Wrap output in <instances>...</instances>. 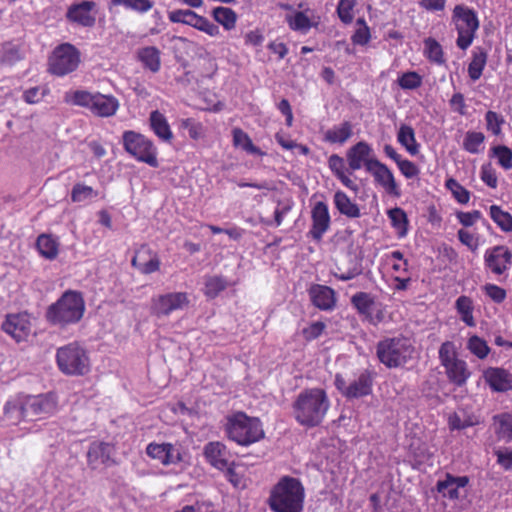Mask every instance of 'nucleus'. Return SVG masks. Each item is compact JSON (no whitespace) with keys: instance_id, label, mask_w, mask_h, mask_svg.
<instances>
[{"instance_id":"nucleus-48","label":"nucleus","mask_w":512,"mask_h":512,"mask_svg":"<svg viewBox=\"0 0 512 512\" xmlns=\"http://www.w3.org/2000/svg\"><path fill=\"white\" fill-rule=\"evenodd\" d=\"M484 139L482 132L468 131L463 141V148L471 154H477L481 151Z\"/></svg>"},{"instance_id":"nucleus-55","label":"nucleus","mask_w":512,"mask_h":512,"mask_svg":"<svg viewBox=\"0 0 512 512\" xmlns=\"http://www.w3.org/2000/svg\"><path fill=\"white\" fill-rule=\"evenodd\" d=\"M356 5V0H339L337 6V13L340 20L349 24L354 18L353 10Z\"/></svg>"},{"instance_id":"nucleus-10","label":"nucleus","mask_w":512,"mask_h":512,"mask_svg":"<svg viewBox=\"0 0 512 512\" xmlns=\"http://www.w3.org/2000/svg\"><path fill=\"white\" fill-rule=\"evenodd\" d=\"M439 359L445 368L449 381L457 386H463L471 373L467 363L458 357L455 344L451 341L442 343L439 349Z\"/></svg>"},{"instance_id":"nucleus-52","label":"nucleus","mask_w":512,"mask_h":512,"mask_svg":"<svg viewBox=\"0 0 512 512\" xmlns=\"http://www.w3.org/2000/svg\"><path fill=\"white\" fill-rule=\"evenodd\" d=\"M351 302L361 314H369L373 305V300L369 294L358 292L352 296Z\"/></svg>"},{"instance_id":"nucleus-62","label":"nucleus","mask_w":512,"mask_h":512,"mask_svg":"<svg viewBox=\"0 0 512 512\" xmlns=\"http://www.w3.org/2000/svg\"><path fill=\"white\" fill-rule=\"evenodd\" d=\"M358 24H361L362 27L358 28L352 36V42L357 45H366L370 40V30L366 25L364 19H358Z\"/></svg>"},{"instance_id":"nucleus-6","label":"nucleus","mask_w":512,"mask_h":512,"mask_svg":"<svg viewBox=\"0 0 512 512\" xmlns=\"http://www.w3.org/2000/svg\"><path fill=\"white\" fill-rule=\"evenodd\" d=\"M414 352L412 341L402 335L386 337L376 345L377 358L387 368L403 367L413 358Z\"/></svg>"},{"instance_id":"nucleus-64","label":"nucleus","mask_w":512,"mask_h":512,"mask_svg":"<svg viewBox=\"0 0 512 512\" xmlns=\"http://www.w3.org/2000/svg\"><path fill=\"white\" fill-rule=\"evenodd\" d=\"M397 166L400 172L408 179L415 178L419 175L420 170L415 163L407 159L398 161Z\"/></svg>"},{"instance_id":"nucleus-58","label":"nucleus","mask_w":512,"mask_h":512,"mask_svg":"<svg viewBox=\"0 0 512 512\" xmlns=\"http://www.w3.org/2000/svg\"><path fill=\"white\" fill-rule=\"evenodd\" d=\"M20 52L17 46L13 44L3 45L0 51V62L7 65H12L20 60Z\"/></svg>"},{"instance_id":"nucleus-18","label":"nucleus","mask_w":512,"mask_h":512,"mask_svg":"<svg viewBox=\"0 0 512 512\" xmlns=\"http://www.w3.org/2000/svg\"><path fill=\"white\" fill-rule=\"evenodd\" d=\"M2 330L17 342L25 341L31 332V322L27 313L9 314L2 323Z\"/></svg>"},{"instance_id":"nucleus-3","label":"nucleus","mask_w":512,"mask_h":512,"mask_svg":"<svg viewBox=\"0 0 512 512\" xmlns=\"http://www.w3.org/2000/svg\"><path fill=\"white\" fill-rule=\"evenodd\" d=\"M304 498L305 489L300 480L283 476L271 490L269 506L274 512H301Z\"/></svg>"},{"instance_id":"nucleus-57","label":"nucleus","mask_w":512,"mask_h":512,"mask_svg":"<svg viewBox=\"0 0 512 512\" xmlns=\"http://www.w3.org/2000/svg\"><path fill=\"white\" fill-rule=\"evenodd\" d=\"M485 121H486V129L490 131L493 135H500L501 134V127L504 124L505 120L503 116L500 114L494 112V111H488L485 114Z\"/></svg>"},{"instance_id":"nucleus-44","label":"nucleus","mask_w":512,"mask_h":512,"mask_svg":"<svg viewBox=\"0 0 512 512\" xmlns=\"http://www.w3.org/2000/svg\"><path fill=\"white\" fill-rule=\"evenodd\" d=\"M489 212L492 220L503 232H512V215L509 212L502 210L498 205L490 206Z\"/></svg>"},{"instance_id":"nucleus-2","label":"nucleus","mask_w":512,"mask_h":512,"mask_svg":"<svg viewBox=\"0 0 512 512\" xmlns=\"http://www.w3.org/2000/svg\"><path fill=\"white\" fill-rule=\"evenodd\" d=\"M329 407V398L321 388L304 389L298 394L292 405L296 421L306 427L319 425Z\"/></svg>"},{"instance_id":"nucleus-50","label":"nucleus","mask_w":512,"mask_h":512,"mask_svg":"<svg viewBox=\"0 0 512 512\" xmlns=\"http://www.w3.org/2000/svg\"><path fill=\"white\" fill-rule=\"evenodd\" d=\"M97 195L98 193L91 186L77 183L72 188L71 200L73 202H84L97 197Z\"/></svg>"},{"instance_id":"nucleus-24","label":"nucleus","mask_w":512,"mask_h":512,"mask_svg":"<svg viewBox=\"0 0 512 512\" xmlns=\"http://www.w3.org/2000/svg\"><path fill=\"white\" fill-rule=\"evenodd\" d=\"M468 483L467 476L446 474L444 480L437 482V491L445 498L457 500L462 496L461 490H464Z\"/></svg>"},{"instance_id":"nucleus-38","label":"nucleus","mask_w":512,"mask_h":512,"mask_svg":"<svg viewBox=\"0 0 512 512\" xmlns=\"http://www.w3.org/2000/svg\"><path fill=\"white\" fill-rule=\"evenodd\" d=\"M285 19L291 30L303 34H306L313 26L311 19L306 12L303 11H295L291 14H287Z\"/></svg>"},{"instance_id":"nucleus-22","label":"nucleus","mask_w":512,"mask_h":512,"mask_svg":"<svg viewBox=\"0 0 512 512\" xmlns=\"http://www.w3.org/2000/svg\"><path fill=\"white\" fill-rule=\"evenodd\" d=\"M483 379L493 392L512 390V374L501 367H488L483 371Z\"/></svg>"},{"instance_id":"nucleus-4","label":"nucleus","mask_w":512,"mask_h":512,"mask_svg":"<svg viewBox=\"0 0 512 512\" xmlns=\"http://www.w3.org/2000/svg\"><path fill=\"white\" fill-rule=\"evenodd\" d=\"M64 101L67 104L86 108L91 114L101 118L114 116L120 107V102L115 96L87 90L67 91Z\"/></svg>"},{"instance_id":"nucleus-39","label":"nucleus","mask_w":512,"mask_h":512,"mask_svg":"<svg viewBox=\"0 0 512 512\" xmlns=\"http://www.w3.org/2000/svg\"><path fill=\"white\" fill-rule=\"evenodd\" d=\"M39 253L46 259H55L59 251V242L51 235L42 234L36 242Z\"/></svg>"},{"instance_id":"nucleus-46","label":"nucleus","mask_w":512,"mask_h":512,"mask_svg":"<svg viewBox=\"0 0 512 512\" xmlns=\"http://www.w3.org/2000/svg\"><path fill=\"white\" fill-rule=\"evenodd\" d=\"M466 348L480 360L485 359L490 353L487 342L477 335L468 338Z\"/></svg>"},{"instance_id":"nucleus-37","label":"nucleus","mask_w":512,"mask_h":512,"mask_svg":"<svg viewBox=\"0 0 512 512\" xmlns=\"http://www.w3.org/2000/svg\"><path fill=\"white\" fill-rule=\"evenodd\" d=\"M138 58L151 72L156 73L160 70V50L155 46L141 48L138 51Z\"/></svg>"},{"instance_id":"nucleus-53","label":"nucleus","mask_w":512,"mask_h":512,"mask_svg":"<svg viewBox=\"0 0 512 512\" xmlns=\"http://www.w3.org/2000/svg\"><path fill=\"white\" fill-rule=\"evenodd\" d=\"M493 155L497 158L498 164L505 170L512 168V150L504 145L492 149Z\"/></svg>"},{"instance_id":"nucleus-9","label":"nucleus","mask_w":512,"mask_h":512,"mask_svg":"<svg viewBox=\"0 0 512 512\" xmlns=\"http://www.w3.org/2000/svg\"><path fill=\"white\" fill-rule=\"evenodd\" d=\"M452 23L457 31L456 45L461 50L468 49L479 28L476 12L464 5H456L452 13Z\"/></svg>"},{"instance_id":"nucleus-60","label":"nucleus","mask_w":512,"mask_h":512,"mask_svg":"<svg viewBox=\"0 0 512 512\" xmlns=\"http://www.w3.org/2000/svg\"><path fill=\"white\" fill-rule=\"evenodd\" d=\"M49 92V89L46 86L42 87H32L24 91L23 99L28 104H36L39 103L44 96H46Z\"/></svg>"},{"instance_id":"nucleus-19","label":"nucleus","mask_w":512,"mask_h":512,"mask_svg":"<svg viewBox=\"0 0 512 512\" xmlns=\"http://www.w3.org/2000/svg\"><path fill=\"white\" fill-rule=\"evenodd\" d=\"M311 220L312 225L308 232V236L315 241L320 242L323 235L329 230L331 225L328 205L325 202L319 201L315 203L311 210Z\"/></svg>"},{"instance_id":"nucleus-26","label":"nucleus","mask_w":512,"mask_h":512,"mask_svg":"<svg viewBox=\"0 0 512 512\" xmlns=\"http://www.w3.org/2000/svg\"><path fill=\"white\" fill-rule=\"evenodd\" d=\"M204 456L207 461L218 470L224 471L229 465V451L227 447L219 441L207 443L204 447Z\"/></svg>"},{"instance_id":"nucleus-63","label":"nucleus","mask_w":512,"mask_h":512,"mask_svg":"<svg viewBox=\"0 0 512 512\" xmlns=\"http://www.w3.org/2000/svg\"><path fill=\"white\" fill-rule=\"evenodd\" d=\"M481 180L490 188H496L498 184V178L495 169L491 164H485L481 167L480 172Z\"/></svg>"},{"instance_id":"nucleus-13","label":"nucleus","mask_w":512,"mask_h":512,"mask_svg":"<svg viewBox=\"0 0 512 512\" xmlns=\"http://www.w3.org/2000/svg\"><path fill=\"white\" fill-rule=\"evenodd\" d=\"M168 19L172 23H181L191 26L211 37H218L220 29L206 17L198 15L190 9H177L168 13Z\"/></svg>"},{"instance_id":"nucleus-23","label":"nucleus","mask_w":512,"mask_h":512,"mask_svg":"<svg viewBox=\"0 0 512 512\" xmlns=\"http://www.w3.org/2000/svg\"><path fill=\"white\" fill-rule=\"evenodd\" d=\"M146 453L152 459L168 466L182 461V454L178 448L171 443H150L146 447Z\"/></svg>"},{"instance_id":"nucleus-36","label":"nucleus","mask_w":512,"mask_h":512,"mask_svg":"<svg viewBox=\"0 0 512 512\" xmlns=\"http://www.w3.org/2000/svg\"><path fill=\"white\" fill-rule=\"evenodd\" d=\"M495 433L499 439L512 441V412H504L493 417Z\"/></svg>"},{"instance_id":"nucleus-5","label":"nucleus","mask_w":512,"mask_h":512,"mask_svg":"<svg viewBox=\"0 0 512 512\" xmlns=\"http://www.w3.org/2000/svg\"><path fill=\"white\" fill-rule=\"evenodd\" d=\"M85 311V302L80 293L66 291L46 311V319L53 325L65 327L79 322Z\"/></svg>"},{"instance_id":"nucleus-20","label":"nucleus","mask_w":512,"mask_h":512,"mask_svg":"<svg viewBox=\"0 0 512 512\" xmlns=\"http://www.w3.org/2000/svg\"><path fill=\"white\" fill-rule=\"evenodd\" d=\"M346 158L351 171L359 170L364 166L368 172L369 163L378 160L373 156L372 147L365 141H360L351 146L347 150Z\"/></svg>"},{"instance_id":"nucleus-59","label":"nucleus","mask_w":512,"mask_h":512,"mask_svg":"<svg viewBox=\"0 0 512 512\" xmlns=\"http://www.w3.org/2000/svg\"><path fill=\"white\" fill-rule=\"evenodd\" d=\"M482 291L495 303H502L506 299V291L496 284L487 283L482 286Z\"/></svg>"},{"instance_id":"nucleus-1","label":"nucleus","mask_w":512,"mask_h":512,"mask_svg":"<svg viewBox=\"0 0 512 512\" xmlns=\"http://www.w3.org/2000/svg\"><path fill=\"white\" fill-rule=\"evenodd\" d=\"M58 409V397L53 392L18 394L4 404L3 421L8 425H18L23 421L43 420L56 414Z\"/></svg>"},{"instance_id":"nucleus-7","label":"nucleus","mask_w":512,"mask_h":512,"mask_svg":"<svg viewBox=\"0 0 512 512\" xmlns=\"http://www.w3.org/2000/svg\"><path fill=\"white\" fill-rule=\"evenodd\" d=\"M227 437L241 446H248L264 437L260 420L237 412L227 417L225 425Z\"/></svg>"},{"instance_id":"nucleus-11","label":"nucleus","mask_w":512,"mask_h":512,"mask_svg":"<svg viewBox=\"0 0 512 512\" xmlns=\"http://www.w3.org/2000/svg\"><path fill=\"white\" fill-rule=\"evenodd\" d=\"M124 149L139 162L148 164L151 167H158L157 148L152 140L146 136L129 130L122 135Z\"/></svg>"},{"instance_id":"nucleus-33","label":"nucleus","mask_w":512,"mask_h":512,"mask_svg":"<svg viewBox=\"0 0 512 512\" xmlns=\"http://www.w3.org/2000/svg\"><path fill=\"white\" fill-rule=\"evenodd\" d=\"M397 141L410 155L415 156L419 153L420 145L416 140L415 131L410 125H400L397 133Z\"/></svg>"},{"instance_id":"nucleus-25","label":"nucleus","mask_w":512,"mask_h":512,"mask_svg":"<svg viewBox=\"0 0 512 512\" xmlns=\"http://www.w3.org/2000/svg\"><path fill=\"white\" fill-rule=\"evenodd\" d=\"M131 265L142 274H151L159 270L160 259L149 248L142 247L131 260Z\"/></svg>"},{"instance_id":"nucleus-16","label":"nucleus","mask_w":512,"mask_h":512,"mask_svg":"<svg viewBox=\"0 0 512 512\" xmlns=\"http://www.w3.org/2000/svg\"><path fill=\"white\" fill-rule=\"evenodd\" d=\"M98 6L96 2L84 0L71 4L66 11V19L82 27H93L96 23Z\"/></svg>"},{"instance_id":"nucleus-42","label":"nucleus","mask_w":512,"mask_h":512,"mask_svg":"<svg viewBox=\"0 0 512 512\" xmlns=\"http://www.w3.org/2000/svg\"><path fill=\"white\" fill-rule=\"evenodd\" d=\"M387 214L398 237H405L408 232V218L405 211L401 208L395 207L390 209Z\"/></svg>"},{"instance_id":"nucleus-51","label":"nucleus","mask_w":512,"mask_h":512,"mask_svg":"<svg viewBox=\"0 0 512 512\" xmlns=\"http://www.w3.org/2000/svg\"><path fill=\"white\" fill-rule=\"evenodd\" d=\"M180 127L187 130L189 137L192 138L193 140H199L205 134V130L202 123L196 121L193 118L182 119L180 121Z\"/></svg>"},{"instance_id":"nucleus-43","label":"nucleus","mask_w":512,"mask_h":512,"mask_svg":"<svg viewBox=\"0 0 512 512\" xmlns=\"http://www.w3.org/2000/svg\"><path fill=\"white\" fill-rule=\"evenodd\" d=\"M424 55L430 62L439 66L446 63L443 48L434 38L429 37L424 40Z\"/></svg>"},{"instance_id":"nucleus-40","label":"nucleus","mask_w":512,"mask_h":512,"mask_svg":"<svg viewBox=\"0 0 512 512\" xmlns=\"http://www.w3.org/2000/svg\"><path fill=\"white\" fill-rule=\"evenodd\" d=\"M455 307L460 315L461 320L469 327H474L476 325L474 316H473V301L468 296H460L457 298L455 302Z\"/></svg>"},{"instance_id":"nucleus-15","label":"nucleus","mask_w":512,"mask_h":512,"mask_svg":"<svg viewBox=\"0 0 512 512\" xmlns=\"http://www.w3.org/2000/svg\"><path fill=\"white\" fill-rule=\"evenodd\" d=\"M335 385L345 397L359 398L371 393L372 377L368 371H363L353 381L347 383L341 374H337Z\"/></svg>"},{"instance_id":"nucleus-49","label":"nucleus","mask_w":512,"mask_h":512,"mask_svg":"<svg viewBox=\"0 0 512 512\" xmlns=\"http://www.w3.org/2000/svg\"><path fill=\"white\" fill-rule=\"evenodd\" d=\"M112 6H124L127 9L145 13L153 7L151 0H111L110 7Z\"/></svg>"},{"instance_id":"nucleus-31","label":"nucleus","mask_w":512,"mask_h":512,"mask_svg":"<svg viewBox=\"0 0 512 512\" xmlns=\"http://www.w3.org/2000/svg\"><path fill=\"white\" fill-rule=\"evenodd\" d=\"M328 167L345 187L353 191L358 190V186L346 175L345 161L341 156L332 154L328 158Z\"/></svg>"},{"instance_id":"nucleus-30","label":"nucleus","mask_w":512,"mask_h":512,"mask_svg":"<svg viewBox=\"0 0 512 512\" xmlns=\"http://www.w3.org/2000/svg\"><path fill=\"white\" fill-rule=\"evenodd\" d=\"M333 201L336 209L340 214L345 215L348 218L360 217V208L349 198L345 192L341 190L336 191L333 197Z\"/></svg>"},{"instance_id":"nucleus-45","label":"nucleus","mask_w":512,"mask_h":512,"mask_svg":"<svg viewBox=\"0 0 512 512\" xmlns=\"http://www.w3.org/2000/svg\"><path fill=\"white\" fill-rule=\"evenodd\" d=\"M212 15L216 22L221 24L224 29L232 30L236 26L237 15L228 7H216L212 11Z\"/></svg>"},{"instance_id":"nucleus-17","label":"nucleus","mask_w":512,"mask_h":512,"mask_svg":"<svg viewBox=\"0 0 512 512\" xmlns=\"http://www.w3.org/2000/svg\"><path fill=\"white\" fill-rule=\"evenodd\" d=\"M484 264L492 274L503 275L512 265V252L504 245L489 248L484 253Z\"/></svg>"},{"instance_id":"nucleus-12","label":"nucleus","mask_w":512,"mask_h":512,"mask_svg":"<svg viewBox=\"0 0 512 512\" xmlns=\"http://www.w3.org/2000/svg\"><path fill=\"white\" fill-rule=\"evenodd\" d=\"M80 64V52L69 43L56 47L49 58V72L56 76H65L75 71Z\"/></svg>"},{"instance_id":"nucleus-28","label":"nucleus","mask_w":512,"mask_h":512,"mask_svg":"<svg viewBox=\"0 0 512 512\" xmlns=\"http://www.w3.org/2000/svg\"><path fill=\"white\" fill-rule=\"evenodd\" d=\"M313 304L321 310H331L335 306V292L332 288L323 285H314L310 289Z\"/></svg>"},{"instance_id":"nucleus-27","label":"nucleus","mask_w":512,"mask_h":512,"mask_svg":"<svg viewBox=\"0 0 512 512\" xmlns=\"http://www.w3.org/2000/svg\"><path fill=\"white\" fill-rule=\"evenodd\" d=\"M149 125L153 133L163 142L170 143L173 139V132L167 118L158 110L149 115Z\"/></svg>"},{"instance_id":"nucleus-34","label":"nucleus","mask_w":512,"mask_h":512,"mask_svg":"<svg viewBox=\"0 0 512 512\" xmlns=\"http://www.w3.org/2000/svg\"><path fill=\"white\" fill-rule=\"evenodd\" d=\"M113 448L110 444L104 442H94L90 445L87 458L90 465L96 467L104 464L110 459Z\"/></svg>"},{"instance_id":"nucleus-54","label":"nucleus","mask_w":512,"mask_h":512,"mask_svg":"<svg viewBox=\"0 0 512 512\" xmlns=\"http://www.w3.org/2000/svg\"><path fill=\"white\" fill-rule=\"evenodd\" d=\"M446 187L451 191V193L459 203L466 204L469 202V191L466 188H464L461 184H459L455 179H448L446 181Z\"/></svg>"},{"instance_id":"nucleus-32","label":"nucleus","mask_w":512,"mask_h":512,"mask_svg":"<svg viewBox=\"0 0 512 512\" xmlns=\"http://www.w3.org/2000/svg\"><path fill=\"white\" fill-rule=\"evenodd\" d=\"M353 134L352 124L345 121L325 131L323 139L331 144H344Z\"/></svg>"},{"instance_id":"nucleus-29","label":"nucleus","mask_w":512,"mask_h":512,"mask_svg":"<svg viewBox=\"0 0 512 512\" xmlns=\"http://www.w3.org/2000/svg\"><path fill=\"white\" fill-rule=\"evenodd\" d=\"M481 423V419L474 413H469L460 409L448 417V426L450 430H463L469 427L476 426Z\"/></svg>"},{"instance_id":"nucleus-35","label":"nucleus","mask_w":512,"mask_h":512,"mask_svg":"<svg viewBox=\"0 0 512 512\" xmlns=\"http://www.w3.org/2000/svg\"><path fill=\"white\" fill-rule=\"evenodd\" d=\"M487 62V53L481 47H476L472 52V59L468 65V75L472 81H477L482 76Z\"/></svg>"},{"instance_id":"nucleus-21","label":"nucleus","mask_w":512,"mask_h":512,"mask_svg":"<svg viewBox=\"0 0 512 512\" xmlns=\"http://www.w3.org/2000/svg\"><path fill=\"white\" fill-rule=\"evenodd\" d=\"M368 172L372 174L374 180L389 194L395 197L401 195L400 189L396 183L392 171L379 160L370 162Z\"/></svg>"},{"instance_id":"nucleus-41","label":"nucleus","mask_w":512,"mask_h":512,"mask_svg":"<svg viewBox=\"0 0 512 512\" xmlns=\"http://www.w3.org/2000/svg\"><path fill=\"white\" fill-rule=\"evenodd\" d=\"M233 144L249 154L263 156L265 153L255 146L249 135L240 128L233 129Z\"/></svg>"},{"instance_id":"nucleus-61","label":"nucleus","mask_w":512,"mask_h":512,"mask_svg":"<svg viewBox=\"0 0 512 512\" xmlns=\"http://www.w3.org/2000/svg\"><path fill=\"white\" fill-rule=\"evenodd\" d=\"M226 473L225 476L227 480L238 489H244L246 487V480L242 474L236 471L234 467V463L232 465H228L227 468H225Z\"/></svg>"},{"instance_id":"nucleus-14","label":"nucleus","mask_w":512,"mask_h":512,"mask_svg":"<svg viewBox=\"0 0 512 512\" xmlns=\"http://www.w3.org/2000/svg\"><path fill=\"white\" fill-rule=\"evenodd\" d=\"M189 305L186 292H170L154 296L151 299V314L157 317L168 316L172 312L182 310Z\"/></svg>"},{"instance_id":"nucleus-56","label":"nucleus","mask_w":512,"mask_h":512,"mask_svg":"<svg viewBox=\"0 0 512 512\" xmlns=\"http://www.w3.org/2000/svg\"><path fill=\"white\" fill-rule=\"evenodd\" d=\"M402 89H416L422 84V77L414 71L403 73L397 80Z\"/></svg>"},{"instance_id":"nucleus-47","label":"nucleus","mask_w":512,"mask_h":512,"mask_svg":"<svg viewBox=\"0 0 512 512\" xmlns=\"http://www.w3.org/2000/svg\"><path fill=\"white\" fill-rule=\"evenodd\" d=\"M228 286L227 280L223 276H211L205 281L204 293L210 298H215L220 292Z\"/></svg>"},{"instance_id":"nucleus-8","label":"nucleus","mask_w":512,"mask_h":512,"mask_svg":"<svg viewBox=\"0 0 512 512\" xmlns=\"http://www.w3.org/2000/svg\"><path fill=\"white\" fill-rule=\"evenodd\" d=\"M56 363L67 376H83L90 371V359L86 350L78 343H69L57 349Z\"/></svg>"}]
</instances>
